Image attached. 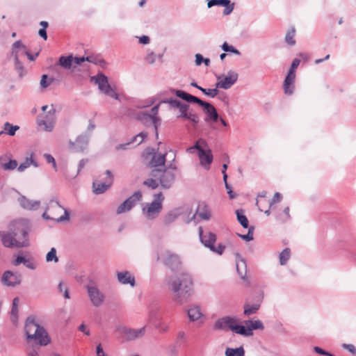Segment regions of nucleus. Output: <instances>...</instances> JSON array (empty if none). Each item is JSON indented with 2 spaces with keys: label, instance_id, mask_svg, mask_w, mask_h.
Returning a JSON list of instances; mask_svg holds the SVG:
<instances>
[{
  "label": "nucleus",
  "instance_id": "20e7f679",
  "mask_svg": "<svg viewBox=\"0 0 356 356\" xmlns=\"http://www.w3.org/2000/svg\"><path fill=\"white\" fill-rule=\"evenodd\" d=\"M150 175L157 179L161 187L164 189L171 188L175 180V174L172 171L161 168L153 169Z\"/></svg>",
  "mask_w": 356,
  "mask_h": 356
},
{
  "label": "nucleus",
  "instance_id": "a878e982",
  "mask_svg": "<svg viewBox=\"0 0 356 356\" xmlns=\"http://www.w3.org/2000/svg\"><path fill=\"white\" fill-rule=\"evenodd\" d=\"M18 202L22 209L30 211L37 210L40 205V201L31 200L24 195H21L18 198Z\"/></svg>",
  "mask_w": 356,
  "mask_h": 356
},
{
  "label": "nucleus",
  "instance_id": "4c0bfd02",
  "mask_svg": "<svg viewBox=\"0 0 356 356\" xmlns=\"http://www.w3.org/2000/svg\"><path fill=\"white\" fill-rule=\"evenodd\" d=\"M18 302L19 300L17 298H15L13 300V306L10 312L11 321L14 324H16L18 320Z\"/></svg>",
  "mask_w": 356,
  "mask_h": 356
},
{
  "label": "nucleus",
  "instance_id": "4468645a",
  "mask_svg": "<svg viewBox=\"0 0 356 356\" xmlns=\"http://www.w3.org/2000/svg\"><path fill=\"white\" fill-rule=\"evenodd\" d=\"M162 210L161 200H155L143 208V212L149 220L156 218Z\"/></svg>",
  "mask_w": 356,
  "mask_h": 356
},
{
  "label": "nucleus",
  "instance_id": "c03bdc74",
  "mask_svg": "<svg viewBox=\"0 0 356 356\" xmlns=\"http://www.w3.org/2000/svg\"><path fill=\"white\" fill-rule=\"evenodd\" d=\"M26 47L22 44L20 40H17L14 42L13 45V55L15 56L17 54L19 56L21 51H22V54H23L24 51H26Z\"/></svg>",
  "mask_w": 356,
  "mask_h": 356
},
{
  "label": "nucleus",
  "instance_id": "864d4df0",
  "mask_svg": "<svg viewBox=\"0 0 356 356\" xmlns=\"http://www.w3.org/2000/svg\"><path fill=\"white\" fill-rule=\"evenodd\" d=\"M15 56V69L19 73L20 76H22L24 74V68L23 64L19 60V56L16 54Z\"/></svg>",
  "mask_w": 356,
  "mask_h": 356
},
{
  "label": "nucleus",
  "instance_id": "72a5a7b5",
  "mask_svg": "<svg viewBox=\"0 0 356 356\" xmlns=\"http://www.w3.org/2000/svg\"><path fill=\"white\" fill-rule=\"evenodd\" d=\"M202 314L198 306H193L188 310V316L191 321L198 320Z\"/></svg>",
  "mask_w": 356,
  "mask_h": 356
},
{
  "label": "nucleus",
  "instance_id": "9d476101",
  "mask_svg": "<svg viewBox=\"0 0 356 356\" xmlns=\"http://www.w3.org/2000/svg\"><path fill=\"white\" fill-rule=\"evenodd\" d=\"M238 74L236 72L229 70L225 76L222 75L216 76L218 81L216 83V88L227 90L230 88L238 80Z\"/></svg>",
  "mask_w": 356,
  "mask_h": 356
},
{
  "label": "nucleus",
  "instance_id": "e2e57ef3",
  "mask_svg": "<svg viewBox=\"0 0 356 356\" xmlns=\"http://www.w3.org/2000/svg\"><path fill=\"white\" fill-rule=\"evenodd\" d=\"M44 156L48 163H52L53 168L56 171L57 165L54 158L51 154H45Z\"/></svg>",
  "mask_w": 356,
  "mask_h": 356
},
{
  "label": "nucleus",
  "instance_id": "5701e85b",
  "mask_svg": "<svg viewBox=\"0 0 356 356\" xmlns=\"http://www.w3.org/2000/svg\"><path fill=\"white\" fill-rule=\"evenodd\" d=\"M85 61H88L91 63L94 64H99L102 65V63H104V60L95 56H88L86 57L82 56V57H78L75 56V64L76 65H80V67L83 68V70L87 71L89 69V66L86 64H84L83 63Z\"/></svg>",
  "mask_w": 356,
  "mask_h": 356
},
{
  "label": "nucleus",
  "instance_id": "412c9836",
  "mask_svg": "<svg viewBox=\"0 0 356 356\" xmlns=\"http://www.w3.org/2000/svg\"><path fill=\"white\" fill-rule=\"evenodd\" d=\"M138 119L146 125L149 124H153L155 129L156 138H158V126L160 124L161 121L158 117L152 118L149 113L147 112H140L138 114Z\"/></svg>",
  "mask_w": 356,
  "mask_h": 356
},
{
  "label": "nucleus",
  "instance_id": "f257e3e1",
  "mask_svg": "<svg viewBox=\"0 0 356 356\" xmlns=\"http://www.w3.org/2000/svg\"><path fill=\"white\" fill-rule=\"evenodd\" d=\"M30 230L31 222L29 220H15L10 224L8 231L0 232V238L3 245L6 248L28 247Z\"/></svg>",
  "mask_w": 356,
  "mask_h": 356
},
{
  "label": "nucleus",
  "instance_id": "7ed1b4c3",
  "mask_svg": "<svg viewBox=\"0 0 356 356\" xmlns=\"http://www.w3.org/2000/svg\"><path fill=\"white\" fill-rule=\"evenodd\" d=\"M24 331L28 340H35L41 346H47L51 341L44 328L35 321L33 316L26 318Z\"/></svg>",
  "mask_w": 356,
  "mask_h": 356
},
{
  "label": "nucleus",
  "instance_id": "680f3d73",
  "mask_svg": "<svg viewBox=\"0 0 356 356\" xmlns=\"http://www.w3.org/2000/svg\"><path fill=\"white\" fill-rule=\"evenodd\" d=\"M300 63V60L299 58H294L292 61L291 65L288 72L296 73V70L298 67Z\"/></svg>",
  "mask_w": 356,
  "mask_h": 356
},
{
  "label": "nucleus",
  "instance_id": "052dcab7",
  "mask_svg": "<svg viewBox=\"0 0 356 356\" xmlns=\"http://www.w3.org/2000/svg\"><path fill=\"white\" fill-rule=\"evenodd\" d=\"M206 143L204 140L202 139H199L196 143L194 145V146L193 147H191L187 149V151L188 152H191L193 149H195L198 151V154L200 153V150L201 149H204L202 147V145H204Z\"/></svg>",
  "mask_w": 356,
  "mask_h": 356
},
{
  "label": "nucleus",
  "instance_id": "2eb2a0df",
  "mask_svg": "<svg viewBox=\"0 0 356 356\" xmlns=\"http://www.w3.org/2000/svg\"><path fill=\"white\" fill-rule=\"evenodd\" d=\"M179 114L177 116V118H184L190 120L194 124H197L200 122V118L198 115L190 109L188 104L185 103L178 108Z\"/></svg>",
  "mask_w": 356,
  "mask_h": 356
},
{
  "label": "nucleus",
  "instance_id": "b1692460",
  "mask_svg": "<svg viewBox=\"0 0 356 356\" xmlns=\"http://www.w3.org/2000/svg\"><path fill=\"white\" fill-rule=\"evenodd\" d=\"M236 257V268L237 273L241 280H247V264L245 259H243L239 253L235 254Z\"/></svg>",
  "mask_w": 356,
  "mask_h": 356
},
{
  "label": "nucleus",
  "instance_id": "4d7b16f0",
  "mask_svg": "<svg viewBox=\"0 0 356 356\" xmlns=\"http://www.w3.org/2000/svg\"><path fill=\"white\" fill-rule=\"evenodd\" d=\"M157 180L158 179L154 177L147 179L143 181V184L152 189H156L159 186V183Z\"/></svg>",
  "mask_w": 356,
  "mask_h": 356
},
{
  "label": "nucleus",
  "instance_id": "6e6d98bb",
  "mask_svg": "<svg viewBox=\"0 0 356 356\" xmlns=\"http://www.w3.org/2000/svg\"><path fill=\"white\" fill-rule=\"evenodd\" d=\"M221 48L225 52H230L236 55H241V52L238 49L232 45H229L226 42L222 44Z\"/></svg>",
  "mask_w": 356,
  "mask_h": 356
},
{
  "label": "nucleus",
  "instance_id": "473e14b6",
  "mask_svg": "<svg viewBox=\"0 0 356 356\" xmlns=\"http://www.w3.org/2000/svg\"><path fill=\"white\" fill-rule=\"evenodd\" d=\"M232 330L236 334H239L243 336H252L253 332H251V329L248 328V326L245 327L243 325L234 324V326L232 327Z\"/></svg>",
  "mask_w": 356,
  "mask_h": 356
},
{
  "label": "nucleus",
  "instance_id": "c756f323",
  "mask_svg": "<svg viewBox=\"0 0 356 356\" xmlns=\"http://www.w3.org/2000/svg\"><path fill=\"white\" fill-rule=\"evenodd\" d=\"M161 259L163 261L166 266L172 270L177 268L180 264V259L179 256L170 253L169 252H167L165 257L161 258Z\"/></svg>",
  "mask_w": 356,
  "mask_h": 356
},
{
  "label": "nucleus",
  "instance_id": "7c9ffc66",
  "mask_svg": "<svg viewBox=\"0 0 356 356\" xmlns=\"http://www.w3.org/2000/svg\"><path fill=\"white\" fill-rule=\"evenodd\" d=\"M170 92L172 94H175L178 97L185 100L187 102H193L197 104L200 99V98L183 90L170 89Z\"/></svg>",
  "mask_w": 356,
  "mask_h": 356
},
{
  "label": "nucleus",
  "instance_id": "ddd939ff",
  "mask_svg": "<svg viewBox=\"0 0 356 356\" xmlns=\"http://www.w3.org/2000/svg\"><path fill=\"white\" fill-rule=\"evenodd\" d=\"M197 104L203 108L206 115L204 121L208 123H213L218 121L219 115L216 108L211 104L200 99Z\"/></svg>",
  "mask_w": 356,
  "mask_h": 356
},
{
  "label": "nucleus",
  "instance_id": "f704fd0d",
  "mask_svg": "<svg viewBox=\"0 0 356 356\" xmlns=\"http://www.w3.org/2000/svg\"><path fill=\"white\" fill-rule=\"evenodd\" d=\"M31 165L38 167V163L33 159V154H31L30 157H26L25 161L22 163L17 168V170L20 172L24 171Z\"/></svg>",
  "mask_w": 356,
  "mask_h": 356
},
{
  "label": "nucleus",
  "instance_id": "09e8293b",
  "mask_svg": "<svg viewBox=\"0 0 356 356\" xmlns=\"http://www.w3.org/2000/svg\"><path fill=\"white\" fill-rule=\"evenodd\" d=\"M155 327L159 330L161 333L168 332L169 329L168 324L162 320V317L156 321L155 323Z\"/></svg>",
  "mask_w": 356,
  "mask_h": 356
},
{
  "label": "nucleus",
  "instance_id": "4be33fe9",
  "mask_svg": "<svg viewBox=\"0 0 356 356\" xmlns=\"http://www.w3.org/2000/svg\"><path fill=\"white\" fill-rule=\"evenodd\" d=\"M24 264L26 268L31 270H35L37 267L33 257L26 258L23 255V252L19 251L16 255V258L13 260V264L15 266Z\"/></svg>",
  "mask_w": 356,
  "mask_h": 356
},
{
  "label": "nucleus",
  "instance_id": "c9c22d12",
  "mask_svg": "<svg viewBox=\"0 0 356 356\" xmlns=\"http://www.w3.org/2000/svg\"><path fill=\"white\" fill-rule=\"evenodd\" d=\"M19 129V127L17 125H13L12 124L9 123L8 122H6L3 124V131H0V136L6 133L9 136H14L15 134V132Z\"/></svg>",
  "mask_w": 356,
  "mask_h": 356
},
{
  "label": "nucleus",
  "instance_id": "9b49d317",
  "mask_svg": "<svg viewBox=\"0 0 356 356\" xmlns=\"http://www.w3.org/2000/svg\"><path fill=\"white\" fill-rule=\"evenodd\" d=\"M146 157L152 156V159L149 163L151 168H158L159 167L163 168L165 163L166 154H156L154 148H146L144 151Z\"/></svg>",
  "mask_w": 356,
  "mask_h": 356
},
{
  "label": "nucleus",
  "instance_id": "8fccbe9b",
  "mask_svg": "<svg viewBox=\"0 0 356 356\" xmlns=\"http://www.w3.org/2000/svg\"><path fill=\"white\" fill-rule=\"evenodd\" d=\"M46 261H54L55 263L58 261V258L56 256V250L55 248H51L50 251L47 252L46 255Z\"/></svg>",
  "mask_w": 356,
  "mask_h": 356
},
{
  "label": "nucleus",
  "instance_id": "dca6fc26",
  "mask_svg": "<svg viewBox=\"0 0 356 356\" xmlns=\"http://www.w3.org/2000/svg\"><path fill=\"white\" fill-rule=\"evenodd\" d=\"M90 139V135L87 134L79 136L74 142L70 140V147L76 152H82L87 149Z\"/></svg>",
  "mask_w": 356,
  "mask_h": 356
},
{
  "label": "nucleus",
  "instance_id": "393cba45",
  "mask_svg": "<svg viewBox=\"0 0 356 356\" xmlns=\"http://www.w3.org/2000/svg\"><path fill=\"white\" fill-rule=\"evenodd\" d=\"M117 279L122 284H129L132 287L136 285L135 277L128 270L118 272Z\"/></svg>",
  "mask_w": 356,
  "mask_h": 356
},
{
  "label": "nucleus",
  "instance_id": "a19ab883",
  "mask_svg": "<svg viewBox=\"0 0 356 356\" xmlns=\"http://www.w3.org/2000/svg\"><path fill=\"white\" fill-rule=\"evenodd\" d=\"M220 6L225 7L223 14L225 15H228L233 11L234 8V3H231L230 0H222Z\"/></svg>",
  "mask_w": 356,
  "mask_h": 356
},
{
  "label": "nucleus",
  "instance_id": "6e6552de",
  "mask_svg": "<svg viewBox=\"0 0 356 356\" xmlns=\"http://www.w3.org/2000/svg\"><path fill=\"white\" fill-rule=\"evenodd\" d=\"M106 177L103 180H94L92 183L93 192L96 195L104 193L113 184V176L111 170H107L105 172Z\"/></svg>",
  "mask_w": 356,
  "mask_h": 356
},
{
  "label": "nucleus",
  "instance_id": "13d9d810",
  "mask_svg": "<svg viewBox=\"0 0 356 356\" xmlns=\"http://www.w3.org/2000/svg\"><path fill=\"white\" fill-rule=\"evenodd\" d=\"M17 167V162L16 160H10L8 163L2 165L4 170H13Z\"/></svg>",
  "mask_w": 356,
  "mask_h": 356
},
{
  "label": "nucleus",
  "instance_id": "f8f14e48",
  "mask_svg": "<svg viewBox=\"0 0 356 356\" xmlns=\"http://www.w3.org/2000/svg\"><path fill=\"white\" fill-rule=\"evenodd\" d=\"M142 198V193L140 191H136L132 195L129 197L125 201L120 204L117 210L118 214H121L129 211Z\"/></svg>",
  "mask_w": 356,
  "mask_h": 356
},
{
  "label": "nucleus",
  "instance_id": "49530a36",
  "mask_svg": "<svg viewBox=\"0 0 356 356\" xmlns=\"http://www.w3.org/2000/svg\"><path fill=\"white\" fill-rule=\"evenodd\" d=\"M291 256L290 249L286 248L280 254V263L282 266L285 265Z\"/></svg>",
  "mask_w": 356,
  "mask_h": 356
},
{
  "label": "nucleus",
  "instance_id": "338daca9",
  "mask_svg": "<svg viewBox=\"0 0 356 356\" xmlns=\"http://www.w3.org/2000/svg\"><path fill=\"white\" fill-rule=\"evenodd\" d=\"M314 349V351L318 354L323 355H327V356H334L333 354L324 350L323 349H322L321 348H320L318 346H315Z\"/></svg>",
  "mask_w": 356,
  "mask_h": 356
},
{
  "label": "nucleus",
  "instance_id": "f03ea898",
  "mask_svg": "<svg viewBox=\"0 0 356 356\" xmlns=\"http://www.w3.org/2000/svg\"><path fill=\"white\" fill-rule=\"evenodd\" d=\"M169 289L173 293L172 299L176 304L181 305L187 302L193 291L191 275L183 273L172 277L169 282Z\"/></svg>",
  "mask_w": 356,
  "mask_h": 356
},
{
  "label": "nucleus",
  "instance_id": "bb28decb",
  "mask_svg": "<svg viewBox=\"0 0 356 356\" xmlns=\"http://www.w3.org/2000/svg\"><path fill=\"white\" fill-rule=\"evenodd\" d=\"M296 73L288 72L283 83V88L286 95H292L294 91V82Z\"/></svg>",
  "mask_w": 356,
  "mask_h": 356
},
{
  "label": "nucleus",
  "instance_id": "5fc2aeb1",
  "mask_svg": "<svg viewBox=\"0 0 356 356\" xmlns=\"http://www.w3.org/2000/svg\"><path fill=\"white\" fill-rule=\"evenodd\" d=\"M218 88H216V87L215 88H212V89L202 88V89H200V91H202L204 95L213 98L218 95V94L219 92Z\"/></svg>",
  "mask_w": 356,
  "mask_h": 356
},
{
  "label": "nucleus",
  "instance_id": "f3484780",
  "mask_svg": "<svg viewBox=\"0 0 356 356\" xmlns=\"http://www.w3.org/2000/svg\"><path fill=\"white\" fill-rule=\"evenodd\" d=\"M1 282L6 286H15L21 283V275L10 270H6L1 277Z\"/></svg>",
  "mask_w": 356,
  "mask_h": 356
},
{
  "label": "nucleus",
  "instance_id": "a18cd8bd",
  "mask_svg": "<svg viewBox=\"0 0 356 356\" xmlns=\"http://www.w3.org/2000/svg\"><path fill=\"white\" fill-rule=\"evenodd\" d=\"M201 206H199L197 214L199 217L202 220H209L211 217V211L207 205H203L202 211H200Z\"/></svg>",
  "mask_w": 356,
  "mask_h": 356
},
{
  "label": "nucleus",
  "instance_id": "1a4fd4ad",
  "mask_svg": "<svg viewBox=\"0 0 356 356\" xmlns=\"http://www.w3.org/2000/svg\"><path fill=\"white\" fill-rule=\"evenodd\" d=\"M48 210H63L64 214L58 218H55L47 214V211H45L42 213L43 218L46 220H54L57 222H63L70 219V214L67 209L63 207L57 200H51L49 202L47 207Z\"/></svg>",
  "mask_w": 356,
  "mask_h": 356
},
{
  "label": "nucleus",
  "instance_id": "c85d7f7f",
  "mask_svg": "<svg viewBox=\"0 0 356 356\" xmlns=\"http://www.w3.org/2000/svg\"><path fill=\"white\" fill-rule=\"evenodd\" d=\"M56 122V117L46 113L44 119L38 120V124L39 127H44V130L46 131H51L54 127Z\"/></svg>",
  "mask_w": 356,
  "mask_h": 356
},
{
  "label": "nucleus",
  "instance_id": "e433bc0d",
  "mask_svg": "<svg viewBox=\"0 0 356 356\" xmlns=\"http://www.w3.org/2000/svg\"><path fill=\"white\" fill-rule=\"evenodd\" d=\"M236 218L238 222L243 228H248L249 222L247 217L244 214L243 209H237L236 211Z\"/></svg>",
  "mask_w": 356,
  "mask_h": 356
},
{
  "label": "nucleus",
  "instance_id": "423d86ee",
  "mask_svg": "<svg viewBox=\"0 0 356 356\" xmlns=\"http://www.w3.org/2000/svg\"><path fill=\"white\" fill-rule=\"evenodd\" d=\"M115 330L123 340L129 341L143 337L145 332V326L140 329H133L120 325L116 326Z\"/></svg>",
  "mask_w": 356,
  "mask_h": 356
},
{
  "label": "nucleus",
  "instance_id": "6ab92c4d",
  "mask_svg": "<svg viewBox=\"0 0 356 356\" xmlns=\"http://www.w3.org/2000/svg\"><path fill=\"white\" fill-rule=\"evenodd\" d=\"M58 65L65 70H71L72 73L79 70L78 66H80L75 64V57L72 55L61 56L58 59Z\"/></svg>",
  "mask_w": 356,
  "mask_h": 356
},
{
  "label": "nucleus",
  "instance_id": "aec40b11",
  "mask_svg": "<svg viewBox=\"0 0 356 356\" xmlns=\"http://www.w3.org/2000/svg\"><path fill=\"white\" fill-rule=\"evenodd\" d=\"M198 232L202 243H203L205 247L209 248L210 250H213L214 243L216 241V234L210 232L204 234V231L202 227H199Z\"/></svg>",
  "mask_w": 356,
  "mask_h": 356
},
{
  "label": "nucleus",
  "instance_id": "603ef678",
  "mask_svg": "<svg viewBox=\"0 0 356 356\" xmlns=\"http://www.w3.org/2000/svg\"><path fill=\"white\" fill-rule=\"evenodd\" d=\"M245 323H249L250 324V325L248 326V328L251 329V332H252L253 330H264V328L263 323L259 320H257L254 321H246Z\"/></svg>",
  "mask_w": 356,
  "mask_h": 356
},
{
  "label": "nucleus",
  "instance_id": "37998d69",
  "mask_svg": "<svg viewBox=\"0 0 356 356\" xmlns=\"http://www.w3.org/2000/svg\"><path fill=\"white\" fill-rule=\"evenodd\" d=\"M296 30L294 27H292L289 30L285 35V42L290 46H293L296 44L294 39Z\"/></svg>",
  "mask_w": 356,
  "mask_h": 356
},
{
  "label": "nucleus",
  "instance_id": "3c124183",
  "mask_svg": "<svg viewBox=\"0 0 356 356\" xmlns=\"http://www.w3.org/2000/svg\"><path fill=\"white\" fill-rule=\"evenodd\" d=\"M147 137V133L142 131V132L139 133L138 134H137L136 136H134L131 138L129 143H136L137 145H140L144 141L145 138Z\"/></svg>",
  "mask_w": 356,
  "mask_h": 356
},
{
  "label": "nucleus",
  "instance_id": "58836bf2",
  "mask_svg": "<svg viewBox=\"0 0 356 356\" xmlns=\"http://www.w3.org/2000/svg\"><path fill=\"white\" fill-rule=\"evenodd\" d=\"M226 356H245V350L243 346L236 348H227Z\"/></svg>",
  "mask_w": 356,
  "mask_h": 356
},
{
  "label": "nucleus",
  "instance_id": "ea45409f",
  "mask_svg": "<svg viewBox=\"0 0 356 356\" xmlns=\"http://www.w3.org/2000/svg\"><path fill=\"white\" fill-rule=\"evenodd\" d=\"M259 307L260 305L258 303H254L252 305L245 304L244 305V314L245 316H250L254 314L259 310Z\"/></svg>",
  "mask_w": 356,
  "mask_h": 356
},
{
  "label": "nucleus",
  "instance_id": "cd10ccee",
  "mask_svg": "<svg viewBox=\"0 0 356 356\" xmlns=\"http://www.w3.org/2000/svg\"><path fill=\"white\" fill-rule=\"evenodd\" d=\"M183 213L181 208H175L169 211L163 218L165 225H170L173 223Z\"/></svg>",
  "mask_w": 356,
  "mask_h": 356
},
{
  "label": "nucleus",
  "instance_id": "69168bd1",
  "mask_svg": "<svg viewBox=\"0 0 356 356\" xmlns=\"http://www.w3.org/2000/svg\"><path fill=\"white\" fill-rule=\"evenodd\" d=\"M344 349L348 350L353 355H356V348L353 344L343 343L341 346Z\"/></svg>",
  "mask_w": 356,
  "mask_h": 356
},
{
  "label": "nucleus",
  "instance_id": "a211bd4d",
  "mask_svg": "<svg viewBox=\"0 0 356 356\" xmlns=\"http://www.w3.org/2000/svg\"><path fill=\"white\" fill-rule=\"evenodd\" d=\"M237 319L234 317L224 316L218 318L213 325V329L216 330H231L234 323H236Z\"/></svg>",
  "mask_w": 356,
  "mask_h": 356
},
{
  "label": "nucleus",
  "instance_id": "de8ad7c7",
  "mask_svg": "<svg viewBox=\"0 0 356 356\" xmlns=\"http://www.w3.org/2000/svg\"><path fill=\"white\" fill-rule=\"evenodd\" d=\"M160 311V307L156 306L154 307H152L149 313V317L150 318V321L153 323H155L156 321L160 319L161 316L159 314Z\"/></svg>",
  "mask_w": 356,
  "mask_h": 356
},
{
  "label": "nucleus",
  "instance_id": "774afa93",
  "mask_svg": "<svg viewBox=\"0 0 356 356\" xmlns=\"http://www.w3.org/2000/svg\"><path fill=\"white\" fill-rule=\"evenodd\" d=\"M156 56L153 52L149 54L146 57V60L150 64H153L156 61Z\"/></svg>",
  "mask_w": 356,
  "mask_h": 356
},
{
  "label": "nucleus",
  "instance_id": "bf43d9fd",
  "mask_svg": "<svg viewBox=\"0 0 356 356\" xmlns=\"http://www.w3.org/2000/svg\"><path fill=\"white\" fill-rule=\"evenodd\" d=\"M254 227L248 228V232L246 234H238V236L245 241H250L253 239Z\"/></svg>",
  "mask_w": 356,
  "mask_h": 356
},
{
  "label": "nucleus",
  "instance_id": "0e129e2a",
  "mask_svg": "<svg viewBox=\"0 0 356 356\" xmlns=\"http://www.w3.org/2000/svg\"><path fill=\"white\" fill-rule=\"evenodd\" d=\"M47 78H48V76H47V74H43L42 76V78H41V80H40V83L41 88H47L50 85L51 81L48 82L47 81Z\"/></svg>",
  "mask_w": 356,
  "mask_h": 356
},
{
  "label": "nucleus",
  "instance_id": "79ce46f5",
  "mask_svg": "<svg viewBox=\"0 0 356 356\" xmlns=\"http://www.w3.org/2000/svg\"><path fill=\"white\" fill-rule=\"evenodd\" d=\"M160 104H168L171 108H178L183 103L177 99L165 98L160 100Z\"/></svg>",
  "mask_w": 356,
  "mask_h": 356
},
{
  "label": "nucleus",
  "instance_id": "2f4dec72",
  "mask_svg": "<svg viewBox=\"0 0 356 356\" xmlns=\"http://www.w3.org/2000/svg\"><path fill=\"white\" fill-rule=\"evenodd\" d=\"M200 164L202 166L209 165L213 161V155L210 149H201L198 154Z\"/></svg>",
  "mask_w": 356,
  "mask_h": 356
},
{
  "label": "nucleus",
  "instance_id": "39448f33",
  "mask_svg": "<svg viewBox=\"0 0 356 356\" xmlns=\"http://www.w3.org/2000/svg\"><path fill=\"white\" fill-rule=\"evenodd\" d=\"M91 81H94L98 86V89L104 95L115 99H119L118 94L111 86L108 77L103 73H98L96 76H92Z\"/></svg>",
  "mask_w": 356,
  "mask_h": 356
},
{
  "label": "nucleus",
  "instance_id": "0eeeda50",
  "mask_svg": "<svg viewBox=\"0 0 356 356\" xmlns=\"http://www.w3.org/2000/svg\"><path fill=\"white\" fill-rule=\"evenodd\" d=\"M85 287L91 304L95 307L102 305L105 300V296L98 287L94 284H87Z\"/></svg>",
  "mask_w": 356,
  "mask_h": 356
}]
</instances>
